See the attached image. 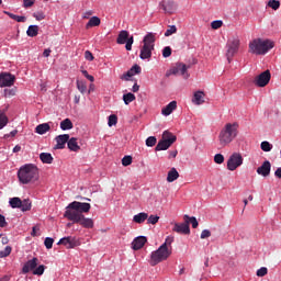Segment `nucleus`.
<instances>
[{
	"mask_svg": "<svg viewBox=\"0 0 281 281\" xmlns=\"http://www.w3.org/2000/svg\"><path fill=\"white\" fill-rule=\"evenodd\" d=\"M123 100L125 105H130L131 103L134 102V100H136V97L134 93L130 92L123 95Z\"/></svg>",
	"mask_w": 281,
	"mask_h": 281,
	"instance_id": "nucleus-36",
	"label": "nucleus"
},
{
	"mask_svg": "<svg viewBox=\"0 0 281 281\" xmlns=\"http://www.w3.org/2000/svg\"><path fill=\"white\" fill-rule=\"evenodd\" d=\"M9 204L12 209H21L22 200L18 196L11 198Z\"/></svg>",
	"mask_w": 281,
	"mask_h": 281,
	"instance_id": "nucleus-34",
	"label": "nucleus"
},
{
	"mask_svg": "<svg viewBox=\"0 0 281 281\" xmlns=\"http://www.w3.org/2000/svg\"><path fill=\"white\" fill-rule=\"evenodd\" d=\"M133 43H134V36H130V38L127 40V42H125L126 44V50L131 52L132 50V46H133Z\"/></svg>",
	"mask_w": 281,
	"mask_h": 281,
	"instance_id": "nucleus-53",
	"label": "nucleus"
},
{
	"mask_svg": "<svg viewBox=\"0 0 281 281\" xmlns=\"http://www.w3.org/2000/svg\"><path fill=\"white\" fill-rule=\"evenodd\" d=\"M50 131V125L49 123H42L35 126V133L38 135H44Z\"/></svg>",
	"mask_w": 281,
	"mask_h": 281,
	"instance_id": "nucleus-24",
	"label": "nucleus"
},
{
	"mask_svg": "<svg viewBox=\"0 0 281 281\" xmlns=\"http://www.w3.org/2000/svg\"><path fill=\"white\" fill-rule=\"evenodd\" d=\"M147 243V237H136L134 241H132V249L134 250H140Z\"/></svg>",
	"mask_w": 281,
	"mask_h": 281,
	"instance_id": "nucleus-22",
	"label": "nucleus"
},
{
	"mask_svg": "<svg viewBox=\"0 0 281 281\" xmlns=\"http://www.w3.org/2000/svg\"><path fill=\"white\" fill-rule=\"evenodd\" d=\"M211 26L213 30H218L223 26V21L222 20H215L211 23Z\"/></svg>",
	"mask_w": 281,
	"mask_h": 281,
	"instance_id": "nucleus-50",
	"label": "nucleus"
},
{
	"mask_svg": "<svg viewBox=\"0 0 281 281\" xmlns=\"http://www.w3.org/2000/svg\"><path fill=\"white\" fill-rule=\"evenodd\" d=\"M214 161H215L216 164L221 165V164H223V162L225 161V158H224L223 155L217 154V155H215V157H214Z\"/></svg>",
	"mask_w": 281,
	"mask_h": 281,
	"instance_id": "nucleus-54",
	"label": "nucleus"
},
{
	"mask_svg": "<svg viewBox=\"0 0 281 281\" xmlns=\"http://www.w3.org/2000/svg\"><path fill=\"white\" fill-rule=\"evenodd\" d=\"M130 70H132V76H135L142 72V68L138 65H134V67H132V69Z\"/></svg>",
	"mask_w": 281,
	"mask_h": 281,
	"instance_id": "nucleus-55",
	"label": "nucleus"
},
{
	"mask_svg": "<svg viewBox=\"0 0 281 281\" xmlns=\"http://www.w3.org/2000/svg\"><path fill=\"white\" fill-rule=\"evenodd\" d=\"M188 66L186 64H178L176 67L166 72V77H170L171 75H182L184 79H188Z\"/></svg>",
	"mask_w": 281,
	"mask_h": 281,
	"instance_id": "nucleus-13",
	"label": "nucleus"
},
{
	"mask_svg": "<svg viewBox=\"0 0 281 281\" xmlns=\"http://www.w3.org/2000/svg\"><path fill=\"white\" fill-rule=\"evenodd\" d=\"M70 138L69 134H60L55 137V148L56 149H64L66 147V144H68Z\"/></svg>",
	"mask_w": 281,
	"mask_h": 281,
	"instance_id": "nucleus-16",
	"label": "nucleus"
},
{
	"mask_svg": "<svg viewBox=\"0 0 281 281\" xmlns=\"http://www.w3.org/2000/svg\"><path fill=\"white\" fill-rule=\"evenodd\" d=\"M204 93L202 91H196L193 95L192 102L195 105H202L204 103Z\"/></svg>",
	"mask_w": 281,
	"mask_h": 281,
	"instance_id": "nucleus-27",
	"label": "nucleus"
},
{
	"mask_svg": "<svg viewBox=\"0 0 281 281\" xmlns=\"http://www.w3.org/2000/svg\"><path fill=\"white\" fill-rule=\"evenodd\" d=\"M74 128V123L70 119H65L60 122V130L61 131H70Z\"/></svg>",
	"mask_w": 281,
	"mask_h": 281,
	"instance_id": "nucleus-29",
	"label": "nucleus"
},
{
	"mask_svg": "<svg viewBox=\"0 0 281 281\" xmlns=\"http://www.w3.org/2000/svg\"><path fill=\"white\" fill-rule=\"evenodd\" d=\"M271 169H272V164L269 160H266L262 162V165L259 168H257V173L259 176L267 178L271 175Z\"/></svg>",
	"mask_w": 281,
	"mask_h": 281,
	"instance_id": "nucleus-15",
	"label": "nucleus"
},
{
	"mask_svg": "<svg viewBox=\"0 0 281 281\" xmlns=\"http://www.w3.org/2000/svg\"><path fill=\"white\" fill-rule=\"evenodd\" d=\"M68 221L72 222L74 224H79L86 229H92L94 226L93 220L91 217L85 216V214L72 213Z\"/></svg>",
	"mask_w": 281,
	"mask_h": 281,
	"instance_id": "nucleus-8",
	"label": "nucleus"
},
{
	"mask_svg": "<svg viewBox=\"0 0 281 281\" xmlns=\"http://www.w3.org/2000/svg\"><path fill=\"white\" fill-rule=\"evenodd\" d=\"M159 9H161L165 14L172 15L177 12V4L173 0H167L159 2Z\"/></svg>",
	"mask_w": 281,
	"mask_h": 281,
	"instance_id": "nucleus-11",
	"label": "nucleus"
},
{
	"mask_svg": "<svg viewBox=\"0 0 281 281\" xmlns=\"http://www.w3.org/2000/svg\"><path fill=\"white\" fill-rule=\"evenodd\" d=\"M132 162H133V158H132L131 156H125V157L123 158V160H122V164H123V166H125V167L132 165Z\"/></svg>",
	"mask_w": 281,
	"mask_h": 281,
	"instance_id": "nucleus-52",
	"label": "nucleus"
},
{
	"mask_svg": "<svg viewBox=\"0 0 281 281\" xmlns=\"http://www.w3.org/2000/svg\"><path fill=\"white\" fill-rule=\"evenodd\" d=\"M11 251H12V248H11L10 246H7V247L4 248V250H1V251H0V258H5V257H8V256L11 254Z\"/></svg>",
	"mask_w": 281,
	"mask_h": 281,
	"instance_id": "nucleus-46",
	"label": "nucleus"
},
{
	"mask_svg": "<svg viewBox=\"0 0 281 281\" xmlns=\"http://www.w3.org/2000/svg\"><path fill=\"white\" fill-rule=\"evenodd\" d=\"M268 7L271 8L273 11H278L280 9V1H278V0H270L268 2Z\"/></svg>",
	"mask_w": 281,
	"mask_h": 281,
	"instance_id": "nucleus-42",
	"label": "nucleus"
},
{
	"mask_svg": "<svg viewBox=\"0 0 281 281\" xmlns=\"http://www.w3.org/2000/svg\"><path fill=\"white\" fill-rule=\"evenodd\" d=\"M5 225H7L5 217L2 214H0V227H5Z\"/></svg>",
	"mask_w": 281,
	"mask_h": 281,
	"instance_id": "nucleus-60",
	"label": "nucleus"
},
{
	"mask_svg": "<svg viewBox=\"0 0 281 281\" xmlns=\"http://www.w3.org/2000/svg\"><path fill=\"white\" fill-rule=\"evenodd\" d=\"M209 237H211L210 229H203L202 233H201V239H206Z\"/></svg>",
	"mask_w": 281,
	"mask_h": 281,
	"instance_id": "nucleus-57",
	"label": "nucleus"
},
{
	"mask_svg": "<svg viewBox=\"0 0 281 281\" xmlns=\"http://www.w3.org/2000/svg\"><path fill=\"white\" fill-rule=\"evenodd\" d=\"M130 40V33L126 30H122L119 34V37L116 40V43L119 45H124Z\"/></svg>",
	"mask_w": 281,
	"mask_h": 281,
	"instance_id": "nucleus-23",
	"label": "nucleus"
},
{
	"mask_svg": "<svg viewBox=\"0 0 281 281\" xmlns=\"http://www.w3.org/2000/svg\"><path fill=\"white\" fill-rule=\"evenodd\" d=\"M20 210L23 213L30 212L32 210V202L29 199L23 200L22 205L20 206Z\"/></svg>",
	"mask_w": 281,
	"mask_h": 281,
	"instance_id": "nucleus-35",
	"label": "nucleus"
},
{
	"mask_svg": "<svg viewBox=\"0 0 281 281\" xmlns=\"http://www.w3.org/2000/svg\"><path fill=\"white\" fill-rule=\"evenodd\" d=\"M162 140H159V143H157L155 147L156 151L168 150L171 145L177 142V136L168 131H165L162 133Z\"/></svg>",
	"mask_w": 281,
	"mask_h": 281,
	"instance_id": "nucleus-7",
	"label": "nucleus"
},
{
	"mask_svg": "<svg viewBox=\"0 0 281 281\" xmlns=\"http://www.w3.org/2000/svg\"><path fill=\"white\" fill-rule=\"evenodd\" d=\"M178 109V102L171 101L165 108L161 109V114L164 116H170Z\"/></svg>",
	"mask_w": 281,
	"mask_h": 281,
	"instance_id": "nucleus-19",
	"label": "nucleus"
},
{
	"mask_svg": "<svg viewBox=\"0 0 281 281\" xmlns=\"http://www.w3.org/2000/svg\"><path fill=\"white\" fill-rule=\"evenodd\" d=\"M274 177L281 179V167L274 171Z\"/></svg>",
	"mask_w": 281,
	"mask_h": 281,
	"instance_id": "nucleus-63",
	"label": "nucleus"
},
{
	"mask_svg": "<svg viewBox=\"0 0 281 281\" xmlns=\"http://www.w3.org/2000/svg\"><path fill=\"white\" fill-rule=\"evenodd\" d=\"M58 245H64L67 249H74L80 245L77 237H63L59 239Z\"/></svg>",
	"mask_w": 281,
	"mask_h": 281,
	"instance_id": "nucleus-14",
	"label": "nucleus"
},
{
	"mask_svg": "<svg viewBox=\"0 0 281 281\" xmlns=\"http://www.w3.org/2000/svg\"><path fill=\"white\" fill-rule=\"evenodd\" d=\"M45 266H40V267H37V268H35V270H33V274H35V276H43L44 274V272H45Z\"/></svg>",
	"mask_w": 281,
	"mask_h": 281,
	"instance_id": "nucleus-47",
	"label": "nucleus"
},
{
	"mask_svg": "<svg viewBox=\"0 0 281 281\" xmlns=\"http://www.w3.org/2000/svg\"><path fill=\"white\" fill-rule=\"evenodd\" d=\"M175 241V237H166L164 244L156 250L150 254L149 265L155 267L162 261L169 259L172 255V244Z\"/></svg>",
	"mask_w": 281,
	"mask_h": 281,
	"instance_id": "nucleus-1",
	"label": "nucleus"
},
{
	"mask_svg": "<svg viewBox=\"0 0 281 281\" xmlns=\"http://www.w3.org/2000/svg\"><path fill=\"white\" fill-rule=\"evenodd\" d=\"M35 4V0H23V5L25 9H30Z\"/></svg>",
	"mask_w": 281,
	"mask_h": 281,
	"instance_id": "nucleus-56",
	"label": "nucleus"
},
{
	"mask_svg": "<svg viewBox=\"0 0 281 281\" xmlns=\"http://www.w3.org/2000/svg\"><path fill=\"white\" fill-rule=\"evenodd\" d=\"M240 46V40L238 37H233V40H228V44H226V60L228 64L232 63L235 55L238 53Z\"/></svg>",
	"mask_w": 281,
	"mask_h": 281,
	"instance_id": "nucleus-9",
	"label": "nucleus"
},
{
	"mask_svg": "<svg viewBox=\"0 0 281 281\" xmlns=\"http://www.w3.org/2000/svg\"><path fill=\"white\" fill-rule=\"evenodd\" d=\"M101 24V21L98 16L90 18L89 22L86 25V29L89 30L91 27L99 26Z\"/></svg>",
	"mask_w": 281,
	"mask_h": 281,
	"instance_id": "nucleus-33",
	"label": "nucleus"
},
{
	"mask_svg": "<svg viewBox=\"0 0 281 281\" xmlns=\"http://www.w3.org/2000/svg\"><path fill=\"white\" fill-rule=\"evenodd\" d=\"M260 148L262 151L270 153L273 148V145H271L269 140H262V143L260 144Z\"/></svg>",
	"mask_w": 281,
	"mask_h": 281,
	"instance_id": "nucleus-37",
	"label": "nucleus"
},
{
	"mask_svg": "<svg viewBox=\"0 0 281 281\" xmlns=\"http://www.w3.org/2000/svg\"><path fill=\"white\" fill-rule=\"evenodd\" d=\"M175 233L181 234V235H189L190 234V226L184 221V223H175V226L172 228Z\"/></svg>",
	"mask_w": 281,
	"mask_h": 281,
	"instance_id": "nucleus-17",
	"label": "nucleus"
},
{
	"mask_svg": "<svg viewBox=\"0 0 281 281\" xmlns=\"http://www.w3.org/2000/svg\"><path fill=\"white\" fill-rule=\"evenodd\" d=\"M117 123V116L115 114H111L109 116V126L112 127V126H115Z\"/></svg>",
	"mask_w": 281,
	"mask_h": 281,
	"instance_id": "nucleus-49",
	"label": "nucleus"
},
{
	"mask_svg": "<svg viewBox=\"0 0 281 281\" xmlns=\"http://www.w3.org/2000/svg\"><path fill=\"white\" fill-rule=\"evenodd\" d=\"M147 220H148V213H145V212H140V213L134 215V218H133L134 223H136V224H143Z\"/></svg>",
	"mask_w": 281,
	"mask_h": 281,
	"instance_id": "nucleus-26",
	"label": "nucleus"
},
{
	"mask_svg": "<svg viewBox=\"0 0 281 281\" xmlns=\"http://www.w3.org/2000/svg\"><path fill=\"white\" fill-rule=\"evenodd\" d=\"M145 144L147 147H154L157 144V137L156 136H148L145 140Z\"/></svg>",
	"mask_w": 281,
	"mask_h": 281,
	"instance_id": "nucleus-40",
	"label": "nucleus"
},
{
	"mask_svg": "<svg viewBox=\"0 0 281 281\" xmlns=\"http://www.w3.org/2000/svg\"><path fill=\"white\" fill-rule=\"evenodd\" d=\"M54 239L53 237H45L44 239V246L46 249H52L53 248V245H54Z\"/></svg>",
	"mask_w": 281,
	"mask_h": 281,
	"instance_id": "nucleus-44",
	"label": "nucleus"
},
{
	"mask_svg": "<svg viewBox=\"0 0 281 281\" xmlns=\"http://www.w3.org/2000/svg\"><path fill=\"white\" fill-rule=\"evenodd\" d=\"M179 179V171L177 168H171L167 175V182H173Z\"/></svg>",
	"mask_w": 281,
	"mask_h": 281,
	"instance_id": "nucleus-25",
	"label": "nucleus"
},
{
	"mask_svg": "<svg viewBox=\"0 0 281 281\" xmlns=\"http://www.w3.org/2000/svg\"><path fill=\"white\" fill-rule=\"evenodd\" d=\"M239 124L237 122L226 123L218 135L222 147L229 145L238 135Z\"/></svg>",
	"mask_w": 281,
	"mask_h": 281,
	"instance_id": "nucleus-2",
	"label": "nucleus"
},
{
	"mask_svg": "<svg viewBox=\"0 0 281 281\" xmlns=\"http://www.w3.org/2000/svg\"><path fill=\"white\" fill-rule=\"evenodd\" d=\"M40 27L38 25H30L26 34L29 37H36L38 35Z\"/></svg>",
	"mask_w": 281,
	"mask_h": 281,
	"instance_id": "nucleus-32",
	"label": "nucleus"
},
{
	"mask_svg": "<svg viewBox=\"0 0 281 281\" xmlns=\"http://www.w3.org/2000/svg\"><path fill=\"white\" fill-rule=\"evenodd\" d=\"M184 222L187 223V225L191 224L192 228H198L199 226V222L196 221L195 216H189L188 214H186L183 216Z\"/></svg>",
	"mask_w": 281,
	"mask_h": 281,
	"instance_id": "nucleus-30",
	"label": "nucleus"
},
{
	"mask_svg": "<svg viewBox=\"0 0 281 281\" xmlns=\"http://www.w3.org/2000/svg\"><path fill=\"white\" fill-rule=\"evenodd\" d=\"M8 123H9L8 116L3 112H0V130L5 127Z\"/></svg>",
	"mask_w": 281,
	"mask_h": 281,
	"instance_id": "nucleus-39",
	"label": "nucleus"
},
{
	"mask_svg": "<svg viewBox=\"0 0 281 281\" xmlns=\"http://www.w3.org/2000/svg\"><path fill=\"white\" fill-rule=\"evenodd\" d=\"M172 55V48L171 46H165V48H162V57L164 58H168Z\"/></svg>",
	"mask_w": 281,
	"mask_h": 281,
	"instance_id": "nucleus-45",
	"label": "nucleus"
},
{
	"mask_svg": "<svg viewBox=\"0 0 281 281\" xmlns=\"http://www.w3.org/2000/svg\"><path fill=\"white\" fill-rule=\"evenodd\" d=\"M16 134H18V130H13V131H11L10 134H5L4 137L5 138H9L10 136L14 137Z\"/></svg>",
	"mask_w": 281,
	"mask_h": 281,
	"instance_id": "nucleus-61",
	"label": "nucleus"
},
{
	"mask_svg": "<svg viewBox=\"0 0 281 281\" xmlns=\"http://www.w3.org/2000/svg\"><path fill=\"white\" fill-rule=\"evenodd\" d=\"M267 274H268V268H266V267L260 268V269L257 270V272H256V276H258V277H265V276H267Z\"/></svg>",
	"mask_w": 281,
	"mask_h": 281,
	"instance_id": "nucleus-51",
	"label": "nucleus"
},
{
	"mask_svg": "<svg viewBox=\"0 0 281 281\" xmlns=\"http://www.w3.org/2000/svg\"><path fill=\"white\" fill-rule=\"evenodd\" d=\"M50 54H52L50 48H45V50L43 52V56H44V57H49Z\"/></svg>",
	"mask_w": 281,
	"mask_h": 281,
	"instance_id": "nucleus-62",
	"label": "nucleus"
},
{
	"mask_svg": "<svg viewBox=\"0 0 281 281\" xmlns=\"http://www.w3.org/2000/svg\"><path fill=\"white\" fill-rule=\"evenodd\" d=\"M33 18L36 21H43V20H45V13L42 11H37V12L33 13Z\"/></svg>",
	"mask_w": 281,
	"mask_h": 281,
	"instance_id": "nucleus-48",
	"label": "nucleus"
},
{
	"mask_svg": "<svg viewBox=\"0 0 281 281\" xmlns=\"http://www.w3.org/2000/svg\"><path fill=\"white\" fill-rule=\"evenodd\" d=\"M85 58L89 61H92L94 59L93 55L89 50L85 53Z\"/></svg>",
	"mask_w": 281,
	"mask_h": 281,
	"instance_id": "nucleus-59",
	"label": "nucleus"
},
{
	"mask_svg": "<svg viewBox=\"0 0 281 281\" xmlns=\"http://www.w3.org/2000/svg\"><path fill=\"white\" fill-rule=\"evenodd\" d=\"M155 43H156V33L148 32L143 37V46H140V50H139L140 59L145 60V59L151 58L153 52L155 50Z\"/></svg>",
	"mask_w": 281,
	"mask_h": 281,
	"instance_id": "nucleus-4",
	"label": "nucleus"
},
{
	"mask_svg": "<svg viewBox=\"0 0 281 281\" xmlns=\"http://www.w3.org/2000/svg\"><path fill=\"white\" fill-rule=\"evenodd\" d=\"M131 77H133V70H128L121 77V79L128 81Z\"/></svg>",
	"mask_w": 281,
	"mask_h": 281,
	"instance_id": "nucleus-58",
	"label": "nucleus"
},
{
	"mask_svg": "<svg viewBox=\"0 0 281 281\" xmlns=\"http://www.w3.org/2000/svg\"><path fill=\"white\" fill-rule=\"evenodd\" d=\"M272 75L270 70H265L259 76H257L254 80V83L258 87H266L271 81Z\"/></svg>",
	"mask_w": 281,
	"mask_h": 281,
	"instance_id": "nucleus-10",
	"label": "nucleus"
},
{
	"mask_svg": "<svg viewBox=\"0 0 281 281\" xmlns=\"http://www.w3.org/2000/svg\"><path fill=\"white\" fill-rule=\"evenodd\" d=\"M178 27L177 25H169V27L165 32V37H170L173 34H177Z\"/></svg>",
	"mask_w": 281,
	"mask_h": 281,
	"instance_id": "nucleus-38",
	"label": "nucleus"
},
{
	"mask_svg": "<svg viewBox=\"0 0 281 281\" xmlns=\"http://www.w3.org/2000/svg\"><path fill=\"white\" fill-rule=\"evenodd\" d=\"M160 220V216L158 215H149L147 217V224H150V225H156Z\"/></svg>",
	"mask_w": 281,
	"mask_h": 281,
	"instance_id": "nucleus-43",
	"label": "nucleus"
},
{
	"mask_svg": "<svg viewBox=\"0 0 281 281\" xmlns=\"http://www.w3.org/2000/svg\"><path fill=\"white\" fill-rule=\"evenodd\" d=\"M89 211H91L90 203L74 201L68 204V206L64 213V217L67 220H70L71 214L82 215L83 213H89Z\"/></svg>",
	"mask_w": 281,
	"mask_h": 281,
	"instance_id": "nucleus-6",
	"label": "nucleus"
},
{
	"mask_svg": "<svg viewBox=\"0 0 281 281\" xmlns=\"http://www.w3.org/2000/svg\"><path fill=\"white\" fill-rule=\"evenodd\" d=\"M274 46L276 44L271 40L255 38L249 43V52L255 55H266Z\"/></svg>",
	"mask_w": 281,
	"mask_h": 281,
	"instance_id": "nucleus-3",
	"label": "nucleus"
},
{
	"mask_svg": "<svg viewBox=\"0 0 281 281\" xmlns=\"http://www.w3.org/2000/svg\"><path fill=\"white\" fill-rule=\"evenodd\" d=\"M132 91L134 93H137V91H139V86L137 83H134V87H132Z\"/></svg>",
	"mask_w": 281,
	"mask_h": 281,
	"instance_id": "nucleus-64",
	"label": "nucleus"
},
{
	"mask_svg": "<svg viewBox=\"0 0 281 281\" xmlns=\"http://www.w3.org/2000/svg\"><path fill=\"white\" fill-rule=\"evenodd\" d=\"M244 162V159L241 155L239 154H233L231 158H228V162L226 164V167L228 170L234 171L236 170L239 166H241Z\"/></svg>",
	"mask_w": 281,
	"mask_h": 281,
	"instance_id": "nucleus-12",
	"label": "nucleus"
},
{
	"mask_svg": "<svg viewBox=\"0 0 281 281\" xmlns=\"http://www.w3.org/2000/svg\"><path fill=\"white\" fill-rule=\"evenodd\" d=\"M67 147L70 151L78 153L81 150V147L78 143L77 137H70L68 138Z\"/></svg>",
	"mask_w": 281,
	"mask_h": 281,
	"instance_id": "nucleus-20",
	"label": "nucleus"
},
{
	"mask_svg": "<svg viewBox=\"0 0 281 281\" xmlns=\"http://www.w3.org/2000/svg\"><path fill=\"white\" fill-rule=\"evenodd\" d=\"M40 160H42L43 164L50 165V164H53L54 158H53L52 154L42 153V154H40Z\"/></svg>",
	"mask_w": 281,
	"mask_h": 281,
	"instance_id": "nucleus-31",
	"label": "nucleus"
},
{
	"mask_svg": "<svg viewBox=\"0 0 281 281\" xmlns=\"http://www.w3.org/2000/svg\"><path fill=\"white\" fill-rule=\"evenodd\" d=\"M15 77L11 74L0 75V87H11L13 86Z\"/></svg>",
	"mask_w": 281,
	"mask_h": 281,
	"instance_id": "nucleus-18",
	"label": "nucleus"
},
{
	"mask_svg": "<svg viewBox=\"0 0 281 281\" xmlns=\"http://www.w3.org/2000/svg\"><path fill=\"white\" fill-rule=\"evenodd\" d=\"M37 266H38V259H37V258H33L32 260H29V261L24 265V267H23V269H22V272H23L24 274H26V273H29L31 270L36 269Z\"/></svg>",
	"mask_w": 281,
	"mask_h": 281,
	"instance_id": "nucleus-21",
	"label": "nucleus"
},
{
	"mask_svg": "<svg viewBox=\"0 0 281 281\" xmlns=\"http://www.w3.org/2000/svg\"><path fill=\"white\" fill-rule=\"evenodd\" d=\"M4 14L8 15L10 19L14 20L18 23H25L26 22V16L24 15H16L11 12L4 11Z\"/></svg>",
	"mask_w": 281,
	"mask_h": 281,
	"instance_id": "nucleus-28",
	"label": "nucleus"
},
{
	"mask_svg": "<svg viewBox=\"0 0 281 281\" xmlns=\"http://www.w3.org/2000/svg\"><path fill=\"white\" fill-rule=\"evenodd\" d=\"M18 177L23 184L34 182L40 178L38 168L34 165H25L19 170Z\"/></svg>",
	"mask_w": 281,
	"mask_h": 281,
	"instance_id": "nucleus-5",
	"label": "nucleus"
},
{
	"mask_svg": "<svg viewBox=\"0 0 281 281\" xmlns=\"http://www.w3.org/2000/svg\"><path fill=\"white\" fill-rule=\"evenodd\" d=\"M77 88L80 91V93H87V82L77 80Z\"/></svg>",
	"mask_w": 281,
	"mask_h": 281,
	"instance_id": "nucleus-41",
	"label": "nucleus"
}]
</instances>
